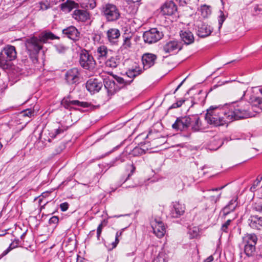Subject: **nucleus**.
<instances>
[{
    "mask_svg": "<svg viewBox=\"0 0 262 262\" xmlns=\"http://www.w3.org/2000/svg\"><path fill=\"white\" fill-rule=\"evenodd\" d=\"M227 111V104L224 106H211L207 110L205 120L208 124L214 127L227 126L231 122Z\"/></svg>",
    "mask_w": 262,
    "mask_h": 262,
    "instance_id": "obj_1",
    "label": "nucleus"
},
{
    "mask_svg": "<svg viewBox=\"0 0 262 262\" xmlns=\"http://www.w3.org/2000/svg\"><path fill=\"white\" fill-rule=\"evenodd\" d=\"M59 38L50 31H44L39 35L38 37L33 36L27 39L25 45L32 61L34 62L37 61V55L42 49L43 43H46L49 39L54 40Z\"/></svg>",
    "mask_w": 262,
    "mask_h": 262,
    "instance_id": "obj_2",
    "label": "nucleus"
},
{
    "mask_svg": "<svg viewBox=\"0 0 262 262\" xmlns=\"http://www.w3.org/2000/svg\"><path fill=\"white\" fill-rule=\"evenodd\" d=\"M251 104L246 101L239 102L236 106L227 104V113L230 115V122L234 120L252 117L250 112Z\"/></svg>",
    "mask_w": 262,
    "mask_h": 262,
    "instance_id": "obj_3",
    "label": "nucleus"
},
{
    "mask_svg": "<svg viewBox=\"0 0 262 262\" xmlns=\"http://www.w3.org/2000/svg\"><path fill=\"white\" fill-rule=\"evenodd\" d=\"M16 57L15 47L10 45H6L0 51V68L7 69L9 66V62L15 59Z\"/></svg>",
    "mask_w": 262,
    "mask_h": 262,
    "instance_id": "obj_4",
    "label": "nucleus"
},
{
    "mask_svg": "<svg viewBox=\"0 0 262 262\" xmlns=\"http://www.w3.org/2000/svg\"><path fill=\"white\" fill-rule=\"evenodd\" d=\"M79 62L82 68L90 71L94 70L96 66V62L93 56L85 50L81 51Z\"/></svg>",
    "mask_w": 262,
    "mask_h": 262,
    "instance_id": "obj_5",
    "label": "nucleus"
},
{
    "mask_svg": "<svg viewBox=\"0 0 262 262\" xmlns=\"http://www.w3.org/2000/svg\"><path fill=\"white\" fill-rule=\"evenodd\" d=\"M101 13L108 21L117 20L120 16L118 9L115 5L111 4L103 5L102 7Z\"/></svg>",
    "mask_w": 262,
    "mask_h": 262,
    "instance_id": "obj_6",
    "label": "nucleus"
},
{
    "mask_svg": "<svg viewBox=\"0 0 262 262\" xmlns=\"http://www.w3.org/2000/svg\"><path fill=\"white\" fill-rule=\"evenodd\" d=\"M182 48L183 45L179 40L173 39L166 41L162 47V50L166 54L173 55L178 53Z\"/></svg>",
    "mask_w": 262,
    "mask_h": 262,
    "instance_id": "obj_7",
    "label": "nucleus"
},
{
    "mask_svg": "<svg viewBox=\"0 0 262 262\" xmlns=\"http://www.w3.org/2000/svg\"><path fill=\"white\" fill-rule=\"evenodd\" d=\"M163 36L162 32L157 28H152L144 33L143 38L146 43L151 44L159 41Z\"/></svg>",
    "mask_w": 262,
    "mask_h": 262,
    "instance_id": "obj_8",
    "label": "nucleus"
},
{
    "mask_svg": "<svg viewBox=\"0 0 262 262\" xmlns=\"http://www.w3.org/2000/svg\"><path fill=\"white\" fill-rule=\"evenodd\" d=\"M190 119L189 116L177 118L174 123L172 125L173 129L176 130L185 131L190 127Z\"/></svg>",
    "mask_w": 262,
    "mask_h": 262,
    "instance_id": "obj_9",
    "label": "nucleus"
},
{
    "mask_svg": "<svg viewBox=\"0 0 262 262\" xmlns=\"http://www.w3.org/2000/svg\"><path fill=\"white\" fill-rule=\"evenodd\" d=\"M154 233L158 237H163L165 233L164 223L160 219H155L150 223Z\"/></svg>",
    "mask_w": 262,
    "mask_h": 262,
    "instance_id": "obj_10",
    "label": "nucleus"
},
{
    "mask_svg": "<svg viewBox=\"0 0 262 262\" xmlns=\"http://www.w3.org/2000/svg\"><path fill=\"white\" fill-rule=\"evenodd\" d=\"M80 75L79 70L77 68H72L67 72L65 75V79L69 84H75L79 82Z\"/></svg>",
    "mask_w": 262,
    "mask_h": 262,
    "instance_id": "obj_11",
    "label": "nucleus"
},
{
    "mask_svg": "<svg viewBox=\"0 0 262 262\" xmlns=\"http://www.w3.org/2000/svg\"><path fill=\"white\" fill-rule=\"evenodd\" d=\"M157 56L156 55L146 53H144L142 56V61L144 70L148 69L153 66L156 61Z\"/></svg>",
    "mask_w": 262,
    "mask_h": 262,
    "instance_id": "obj_12",
    "label": "nucleus"
},
{
    "mask_svg": "<svg viewBox=\"0 0 262 262\" xmlns=\"http://www.w3.org/2000/svg\"><path fill=\"white\" fill-rule=\"evenodd\" d=\"M62 103L66 108H68L71 105H75L84 108H87V110L92 109L91 104L86 102L80 101L79 100H70L68 98H65L62 100Z\"/></svg>",
    "mask_w": 262,
    "mask_h": 262,
    "instance_id": "obj_13",
    "label": "nucleus"
},
{
    "mask_svg": "<svg viewBox=\"0 0 262 262\" xmlns=\"http://www.w3.org/2000/svg\"><path fill=\"white\" fill-rule=\"evenodd\" d=\"M105 89L107 90L108 99L114 95L119 89L120 87L116 83L114 80L105 79L104 81Z\"/></svg>",
    "mask_w": 262,
    "mask_h": 262,
    "instance_id": "obj_14",
    "label": "nucleus"
},
{
    "mask_svg": "<svg viewBox=\"0 0 262 262\" xmlns=\"http://www.w3.org/2000/svg\"><path fill=\"white\" fill-rule=\"evenodd\" d=\"M185 210L184 204L179 201L173 202L172 208L170 211V216L173 218H178L182 215Z\"/></svg>",
    "mask_w": 262,
    "mask_h": 262,
    "instance_id": "obj_15",
    "label": "nucleus"
},
{
    "mask_svg": "<svg viewBox=\"0 0 262 262\" xmlns=\"http://www.w3.org/2000/svg\"><path fill=\"white\" fill-rule=\"evenodd\" d=\"M102 86L101 81L96 78L90 79L86 83V89L91 93L98 92Z\"/></svg>",
    "mask_w": 262,
    "mask_h": 262,
    "instance_id": "obj_16",
    "label": "nucleus"
},
{
    "mask_svg": "<svg viewBox=\"0 0 262 262\" xmlns=\"http://www.w3.org/2000/svg\"><path fill=\"white\" fill-rule=\"evenodd\" d=\"M62 33L70 39L77 41L80 38V32L74 26H71L62 30Z\"/></svg>",
    "mask_w": 262,
    "mask_h": 262,
    "instance_id": "obj_17",
    "label": "nucleus"
},
{
    "mask_svg": "<svg viewBox=\"0 0 262 262\" xmlns=\"http://www.w3.org/2000/svg\"><path fill=\"white\" fill-rule=\"evenodd\" d=\"M177 10L176 4L172 1L165 2L161 7V12L164 15L174 14Z\"/></svg>",
    "mask_w": 262,
    "mask_h": 262,
    "instance_id": "obj_18",
    "label": "nucleus"
},
{
    "mask_svg": "<svg viewBox=\"0 0 262 262\" xmlns=\"http://www.w3.org/2000/svg\"><path fill=\"white\" fill-rule=\"evenodd\" d=\"M72 17L77 21L83 23L90 18V14L86 10L76 9L73 11Z\"/></svg>",
    "mask_w": 262,
    "mask_h": 262,
    "instance_id": "obj_19",
    "label": "nucleus"
},
{
    "mask_svg": "<svg viewBox=\"0 0 262 262\" xmlns=\"http://www.w3.org/2000/svg\"><path fill=\"white\" fill-rule=\"evenodd\" d=\"M197 34L201 37L208 36L212 32L211 27L207 24L200 22L197 25Z\"/></svg>",
    "mask_w": 262,
    "mask_h": 262,
    "instance_id": "obj_20",
    "label": "nucleus"
},
{
    "mask_svg": "<svg viewBox=\"0 0 262 262\" xmlns=\"http://www.w3.org/2000/svg\"><path fill=\"white\" fill-rule=\"evenodd\" d=\"M110 51L107 48L104 46L101 45L97 48L95 52V55L97 57V59L100 61H104L108 57Z\"/></svg>",
    "mask_w": 262,
    "mask_h": 262,
    "instance_id": "obj_21",
    "label": "nucleus"
},
{
    "mask_svg": "<svg viewBox=\"0 0 262 262\" xmlns=\"http://www.w3.org/2000/svg\"><path fill=\"white\" fill-rule=\"evenodd\" d=\"M189 119L190 120V127L193 131H199L203 129L200 118L198 115H189Z\"/></svg>",
    "mask_w": 262,
    "mask_h": 262,
    "instance_id": "obj_22",
    "label": "nucleus"
},
{
    "mask_svg": "<svg viewBox=\"0 0 262 262\" xmlns=\"http://www.w3.org/2000/svg\"><path fill=\"white\" fill-rule=\"evenodd\" d=\"M180 35L182 40L185 45H189L194 42L193 34L189 30H185L181 31Z\"/></svg>",
    "mask_w": 262,
    "mask_h": 262,
    "instance_id": "obj_23",
    "label": "nucleus"
},
{
    "mask_svg": "<svg viewBox=\"0 0 262 262\" xmlns=\"http://www.w3.org/2000/svg\"><path fill=\"white\" fill-rule=\"evenodd\" d=\"M248 224L253 229H260L262 227V217L251 215L248 220Z\"/></svg>",
    "mask_w": 262,
    "mask_h": 262,
    "instance_id": "obj_24",
    "label": "nucleus"
},
{
    "mask_svg": "<svg viewBox=\"0 0 262 262\" xmlns=\"http://www.w3.org/2000/svg\"><path fill=\"white\" fill-rule=\"evenodd\" d=\"M236 200L237 199H232L229 202L228 204L223 208L222 212L223 213V215L224 217H225L230 212L234 211L237 206V202Z\"/></svg>",
    "mask_w": 262,
    "mask_h": 262,
    "instance_id": "obj_25",
    "label": "nucleus"
},
{
    "mask_svg": "<svg viewBox=\"0 0 262 262\" xmlns=\"http://www.w3.org/2000/svg\"><path fill=\"white\" fill-rule=\"evenodd\" d=\"M120 36V31L118 29L111 28L107 31L108 40L112 43H115Z\"/></svg>",
    "mask_w": 262,
    "mask_h": 262,
    "instance_id": "obj_26",
    "label": "nucleus"
},
{
    "mask_svg": "<svg viewBox=\"0 0 262 262\" xmlns=\"http://www.w3.org/2000/svg\"><path fill=\"white\" fill-rule=\"evenodd\" d=\"M107 58L108 59L105 61L106 67L114 69L120 64V60L118 56H108Z\"/></svg>",
    "mask_w": 262,
    "mask_h": 262,
    "instance_id": "obj_27",
    "label": "nucleus"
},
{
    "mask_svg": "<svg viewBox=\"0 0 262 262\" xmlns=\"http://www.w3.org/2000/svg\"><path fill=\"white\" fill-rule=\"evenodd\" d=\"M78 5L74 1L68 0L66 2L61 5V9L64 12H69L73 8L78 7Z\"/></svg>",
    "mask_w": 262,
    "mask_h": 262,
    "instance_id": "obj_28",
    "label": "nucleus"
},
{
    "mask_svg": "<svg viewBox=\"0 0 262 262\" xmlns=\"http://www.w3.org/2000/svg\"><path fill=\"white\" fill-rule=\"evenodd\" d=\"M257 237L255 234H247L243 237L244 244L256 245Z\"/></svg>",
    "mask_w": 262,
    "mask_h": 262,
    "instance_id": "obj_29",
    "label": "nucleus"
},
{
    "mask_svg": "<svg viewBox=\"0 0 262 262\" xmlns=\"http://www.w3.org/2000/svg\"><path fill=\"white\" fill-rule=\"evenodd\" d=\"M142 69L136 66L134 68L129 69L126 73L127 77L134 78L142 73Z\"/></svg>",
    "mask_w": 262,
    "mask_h": 262,
    "instance_id": "obj_30",
    "label": "nucleus"
},
{
    "mask_svg": "<svg viewBox=\"0 0 262 262\" xmlns=\"http://www.w3.org/2000/svg\"><path fill=\"white\" fill-rule=\"evenodd\" d=\"M200 230L198 227H192L188 228V234L190 238L196 237L199 234Z\"/></svg>",
    "mask_w": 262,
    "mask_h": 262,
    "instance_id": "obj_31",
    "label": "nucleus"
},
{
    "mask_svg": "<svg viewBox=\"0 0 262 262\" xmlns=\"http://www.w3.org/2000/svg\"><path fill=\"white\" fill-rule=\"evenodd\" d=\"M68 129L67 127L61 125L58 126L57 128L55 129L53 132L50 134V137L52 138H55L57 135L63 133Z\"/></svg>",
    "mask_w": 262,
    "mask_h": 262,
    "instance_id": "obj_32",
    "label": "nucleus"
},
{
    "mask_svg": "<svg viewBox=\"0 0 262 262\" xmlns=\"http://www.w3.org/2000/svg\"><path fill=\"white\" fill-rule=\"evenodd\" d=\"M18 245V241H13L10 245L9 247L6 249L1 255L0 259L4 256L6 255L11 250L17 247Z\"/></svg>",
    "mask_w": 262,
    "mask_h": 262,
    "instance_id": "obj_33",
    "label": "nucleus"
},
{
    "mask_svg": "<svg viewBox=\"0 0 262 262\" xmlns=\"http://www.w3.org/2000/svg\"><path fill=\"white\" fill-rule=\"evenodd\" d=\"M245 253L248 256L252 255V253L255 251V245H246L244 244Z\"/></svg>",
    "mask_w": 262,
    "mask_h": 262,
    "instance_id": "obj_34",
    "label": "nucleus"
},
{
    "mask_svg": "<svg viewBox=\"0 0 262 262\" xmlns=\"http://www.w3.org/2000/svg\"><path fill=\"white\" fill-rule=\"evenodd\" d=\"M123 42L122 46L121 47V49H128L131 48V37L130 36H123Z\"/></svg>",
    "mask_w": 262,
    "mask_h": 262,
    "instance_id": "obj_35",
    "label": "nucleus"
},
{
    "mask_svg": "<svg viewBox=\"0 0 262 262\" xmlns=\"http://www.w3.org/2000/svg\"><path fill=\"white\" fill-rule=\"evenodd\" d=\"M54 47L56 51L60 54L65 53L68 49V47L63 43L57 44Z\"/></svg>",
    "mask_w": 262,
    "mask_h": 262,
    "instance_id": "obj_36",
    "label": "nucleus"
},
{
    "mask_svg": "<svg viewBox=\"0 0 262 262\" xmlns=\"http://www.w3.org/2000/svg\"><path fill=\"white\" fill-rule=\"evenodd\" d=\"M106 222H105V221L104 220L103 222H101V224H100L99 225L98 227H97V237L98 240L100 239V235L102 232V228H103V227L106 226Z\"/></svg>",
    "mask_w": 262,
    "mask_h": 262,
    "instance_id": "obj_37",
    "label": "nucleus"
},
{
    "mask_svg": "<svg viewBox=\"0 0 262 262\" xmlns=\"http://www.w3.org/2000/svg\"><path fill=\"white\" fill-rule=\"evenodd\" d=\"M232 222V220H228L225 223H224L221 228V230L225 233H228L229 231V227Z\"/></svg>",
    "mask_w": 262,
    "mask_h": 262,
    "instance_id": "obj_38",
    "label": "nucleus"
},
{
    "mask_svg": "<svg viewBox=\"0 0 262 262\" xmlns=\"http://www.w3.org/2000/svg\"><path fill=\"white\" fill-rule=\"evenodd\" d=\"M219 12H220V15H219V29H220L222 27V26L223 23L225 20V19L226 18V16L224 14L223 11L220 10Z\"/></svg>",
    "mask_w": 262,
    "mask_h": 262,
    "instance_id": "obj_39",
    "label": "nucleus"
},
{
    "mask_svg": "<svg viewBox=\"0 0 262 262\" xmlns=\"http://www.w3.org/2000/svg\"><path fill=\"white\" fill-rule=\"evenodd\" d=\"M202 14L204 17H207L208 15L211 14V10L209 7L205 6L201 8Z\"/></svg>",
    "mask_w": 262,
    "mask_h": 262,
    "instance_id": "obj_40",
    "label": "nucleus"
},
{
    "mask_svg": "<svg viewBox=\"0 0 262 262\" xmlns=\"http://www.w3.org/2000/svg\"><path fill=\"white\" fill-rule=\"evenodd\" d=\"M152 262H166L164 254L163 253L159 254L154 259Z\"/></svg>",
    "mask_w": 262,
    "mask_h": 262,
    "instance_id": "obj_41",
    "label": "nucleus"
},
{
    "mask_svg": "<svg viewBox=\"0 0 262 262\" xmlns=\"http://www.w3.org/2000/svg\"><path fill=\"white\" fill-rule=\"evenodd\" d=\"M253 209L256 211L262 213V202H256L253 205Z\"/></svg>",
    "mask_w": 262,
    "mask_h": 262,
    "instance_id": "obj_42",
    "label": "nucleus"
},
{
    "mask_svg": "<svg viewBox=\"0 0 262 262\" xmlns=\"http://www.w3.org/2000/svg\"><path fill=\"white\" fill-rule=\"evenodd\" d=\"M122 234V231L117 232L115 236V241L112 243L113 248H115L119 242V237Z\"/></svg>",
    "mask_w": 262,
    "mask_h": 262,
    "instance_id": "obj_43",
    "label": "nucleus"
},
{
    "mask_svg": "<svg viewBox=\"0 0 262 262\" xmlns=\"http://www.w3.org/2000/svg\"><path fill=\"white\" fill-rule=\"evenodd\" d=\"M40 9L41 10H46L50 8V4L47 2H41L39 3Z\"/></svg>",
    "mask_w": 262,
    "mask_h": 262,
    "instance_id": "obj_44",
    "label": "nucleus"
},
{
    "mask_svg": "<svg viewBox=\"0 0 262 262\" xmlns=\"http://www.w3.org/2000/svg\"><path fill=\"white\" fill-rule=\"evenodd\" d=\"M184 100H180L178 101L177 102L174 103L172 104V105L170 106V108H176L180 107L182 104L184 102Z\"/></svg>",
    "mask_w": 262,
    "mask_h": 262,
    "instance_id": "obj_45",
    "label": "nucleus"
},
{
    "mask_svg": "<svg viewBox=\"0 0 262 262\" xmlns=\"http://www.w3.org/2000/svg\"><path fill=\"white\" fill-rule=\"evenodd\" d=\"M261 180L262 176L259 179L258 178H257L256 180L254 181L253 185L251 187L250 190L251 191H253L254 189H255L256 187L259 184Z\"/></svg>",
    "mask_w": 262,
    "mask_h": 262,
    "instance_id": "obj_46",
    "label": "nucleus"
},
{
    "mask_svg": "<svg viewBox=\"0 0 262 262\" xmlns=\"http://www.w3.org/2000/svg\"><path fill=\"white\" fill-rule=\"evenodd\" d=\"M34 114V112L31 110H27L23 112V115L24 116L31 117Z\"/></svg>",
    "mask_w": 262,
    "mask_h": 262,
    "instance_id": "obj_47",
    "label": "nucleus"
},
{
    "mask_svg": "<svg viewBox=\"0 0 262 262\" xmlns=\"http://www.w3.org/2000/svg\"><path fill=\"white\" fill-rule=\"evenodd\" d=\"M59 219L57 216H53L49 220V223L50 224H56L58 223Z\"/></svg>",
    "mask_w": 262,
    "mask_h": 262,
    "instance_id": "obj_48",
    "label": "nucleus"
},
{
    "mask_svg": "<svg viewBox=\"0 0 262 262\" xmlns=\"http://www.w3.org/2000/svg\"><path fill=\"white\" fill-rule=\"evenodd\" d=\"M60 208L62 211H66L69 208V204L67 202L61 203L60 205Z\"/></svg>",
    "mask_w": 262,
    "mask_h": 262,
    "instance_id": "obj_49",
    "label": "nucleus"
},
{
    "mask_svg": "<svg viewBox=\"0 0 262 262\" xmlns=\"http://www.w3.org/2000/svg\"><path fill=\"white\" fill-rule=\"evenodd\" d=\"M116 80L119 84H125L126 83V81L122 77H118Z\"/></svg>",
    "mask_w": 262,
    "mask_h": 262,
    "instance_id": "obj_50",
    "label": "nucleus"
},
{
    "mask_svg": "<svg viewBox=\"0 0 262 262\" xmlns=\"http://www.w3.org/2000/svg\"><path fill=\"white\" fill-rule=\"evenodd\" d=\"M213 257L212 255H210L206 259L204 260V262H211L213 260Z\"/></svg>",
    "mask_w": 262,
    "mask_h": 262,
    "instance_id": "obj_51",
    "label": "nucleus"
},
{
    "mask_svg": "<svg viewBox=\"0 0 262 262\" xmlns=\"http://www.w3.org/2000/svg\"><path fill=\"white\" fill-rule=\"evenodd\" d=\"M76 262H83V257H81L80 256H79L78 254L76 255Z\"/></svg>",
    "mask_w": 262,
    "mask_h": 262,
    "instance_id": "obj_52",
    "label": "nucleus"
},
{
    "mask_svg": "<svg viewBox=\"0 0 262 262\" xmlns=\"http://www.w3.org/2000/svg\"><path fill=\"white\" fill-rule=\"evenodd\" d=\"M185 80V79H184L179 85L178 86H177V88H176V89L175 90V91H174L173 92V94H175V93L180 89V88L182 86V85L183 84V83H184V81Z\"/></svg>",
    "mask_w": 262,
    "mask_h": 262,
    "instance_id": "obj_53",
    "label": "nucleus"
},
{
    "mask_svg": "<svg viewBox=\"0 0 262 262\" xmlns=\"http://www.w3.org/2000/svg\"><path fill=\"white\" fill-rule=\"evenodd\" d=\"M134 252L133 251L131 253H128L126 254V256H133L134 255Z\"/></svg>",
    "mask_w": 262,
    "mask_h": 262,
    "instance_id": "obj_54",
    "label": "nucleus"
},
{
    "mask_svg": "<svg viewBox=\"0 0 262 262\" xmlns=\"http://www.w3.org/2000/svg\"><path fill=\"white\" fill-rule=\"evenodd\" d=\"M64 1V0H52V2H53L54 4H57L58 2H61V1Z\"/></svg>",
    "mask_w": 262,
    "mask_h": 262,
    "instance_id": "obj_55",
    "label": "nucleus"
},
{
    "mask_svg": "<svg viewBox=\"0 0 262 262\" xmlns=\"http://www.w3.org/2000/svg\"><path fill=\"white\" fill-rule=\"evenodd\" d=\"M96 6L95 3H94L93 4H91L90 7L92 9H93Z\"/></svg>",
    "mask_w": 262,
    "mask_h": 262,
    "instance_id": "obj_56",
    "label": "nucleus"
},
{
    "mask_svg": "<svg viewBox=\"0 0 262 262\" xmlns=\"http://www.w3.org/2000/svg\"><path fill=\"white\" fill-rule=\"evenodd\" d=\"M180 2H184V3L186 4L187 3V2H186V0H179Z\"/></svg>",
    "mask_w": 262,
    "mask_h": 262,
    "instance_id": "obj_57",
    "label": "nucleus"
},
{
    "mask_svg": "<svg viewBox=\"0 0 262 262\" xmlns=\"http://www.w3.org/2000/svg\"><path fill=\"white\" fill-rule=\"evenodd\" d=\"M218 189L217 188H216V189H212L211 190V191H214V190H217ZM209 191H211V190H209Z\"/></svg>",
    "mask_w": 262,
    "mask_h": 262,
    "instance_id": "obj_58",
    "label": "nucleus"
},
{
    "mask_svg": "<svg viewBox=\"0 0 262 262\" xmlns=\"http://www.w3.org/2000/svg\"><path fill=\"white\" fill-rule=\"evenodd\" d=\"M94 232V230H93V231H92L90 232V234H91V233H93Z\"/></svg>",
    "mask_w": 262,
    "mask_h": 262,
    "instance_id": "obj_59",
    "label": "nucleus"
},
{
    "mask_svg": "<svg viewBox=\"0 0 262 262\" xmlns=\"http://www.w3.org/2000/svg\"><path fill=\"white\" fill-rule=\"evenodd\" d=\"M134 150H139V148H135V149H134Z\"/></svg>",
    "mask_w": 262,
    "mask_h": 262,
    "instance_id": "obj_60",
    "label": "nucleus"
},
{
    "mask_svg": "<svg viewBox=\"0 0 262 262\" xmlns=\"http://www.w3.org/2000/svg\"><path fill=\"white\" fill-rule=\"evenodd\" d=\"M135 169V167H134L133 169L132 170V172H133V171Z\"/></svg>",
    "mask_w": 262,
    "mask_h": 262,
    "instance_id": "obj_61",
    "label": "nucleus"
},
{
    "mask_svg": "<svg viewBox=\"0 0 262 262\" xmlns=\"http://www.w3.org/2000/svg\"><path fill=\"white\" fill-rule=\"evenodd\" d=\"M259 101H260V100L259 99H258V102L259 103H260Z\"/></svg>",
    "mask_w": 262,
    "mask_h": 262,
    "instance_id": "obj_62",
    "label": "nucleus"
},
{
    "mask_svg": "<svg viewBox=\"0 0 262 262\" xmlns=\"http://www.w3.org/2000/svg\"><path fill=\"white\" fill-rule=\"evenodd\" d=\"M260 93L262 94V89L260 90Z\"/></svg>",
    "mask_w": 262,
    "mask_h": 262,
    "instance_id": "obj_63",
    "label": "nucleus"
}]
</instances>
